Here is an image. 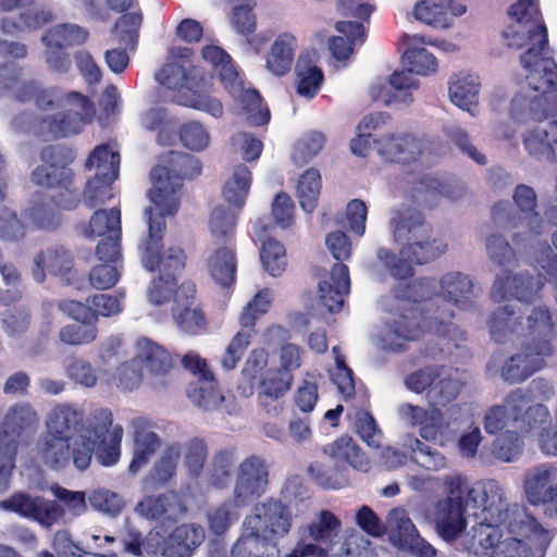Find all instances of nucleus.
I'll list each match as a JSON object with an SVG mask.
<instances>
[{
	"label": "nucleus",
	"mask_w": 557,
	"mask_h": 557,
	"mask_svg": "<svg viewBox=\"0 0 557 557\" xmlns=\"http://www.w3.org/2000/svg\"><path fill=\"white\" fill-rule=\"evenodd\" d=\"M242 209L234 206H216L210 215L209 230L213 242L218 246L235 245L236 221Z\"/></svg>",
	"instance_id": "42"
},
{
	"label": "nucleus",
	"mask_w": 557,
	"mask_h": 557,
	"mask_svg": "<svg viewBox=\"0 0 557 557\" xmlns=\"http://www.w3.org/2000/svg\"><path fill=\"white\" fill-rule=\"evenodd\" d=\"M132 428L133 457L128 466V472L136 474L149 463L152 456L160 448L161 438L143 418L134 419Z\"/></svg>",
	"instance_id": "32"
},
{
	"label": "nucleus",
	"mask_w": 557,
	"mask_h": 557,
	"mask_svg": "<svg viewBox=\"0 0 557 557\" xmlns=\"http://www.w3.org/2000/svg\"><path fill=\"white\" fill-rule=\"evenodd\" d=\"M336 29L345 37H334L330 40V50L337 60H346L352 52V45L364 41L366 29L362 23L342 21Z\"/></svg>",
	"instance_id": "48"
},
{
	"label": "nucleus",
	"mask_w": 557,
	"mask_h": 557,
	"mask_svg": "<svg viewBox=\"0 0 557 557\" xmlns=\"http://www.w3.org/2000/svg\"><path fill=\"white\" fill-rule=\"evenodd\" d=\"M136 359L139 364H145L152 385L158 387L164 384L163 377L171 370L173 361L162 346L148 338H140L136 343Z\"/></svg>",
	"instance_id": "33"
},
{
	"label": "nucleus",
	"mask_w": 557,
	"mask_h": 557,
	"mask_svg": "<svg viewBox=\"0 0 557 557\" xmlns=\"http://www.w3.org/2000/svg\"><path fill=\"white\" fill-rule=\"evenodd\" d=\"M294 381V375L282 372L281 370H269L260 382V401L265 405L267 399H278L289 389Z\"/></svg>",
	"instance_id": "60"
},
{
	"label": "nucleus",
	"mask_w": 557,
	"mask_h": 557,
	"mask_svg": "<svg viewBox=\"0 0 557 557\" xmlns=\"http://www.w3.org/2000/svg\"><path fill=\"white\" fill-rule=\"evenodd\" d=\"M377 153L387 161L411 162L432 152L433 143L407 133H388L373 140Z\"/></svg>",
	"instance_id": "26"
},
{
	"label": "nucleus",
	"mask_w": 557,
	"mask_h": 557,
	"mask_svg": "<svg viewBox=\"0 0 557 557\" xmlns=\"http://www.w3.org/2000/svg\"><path fill=\"white\" fill-rule=\"evenodd\" d=\"M187 394L189 399L203 410H214L224 400L214 379L190 383Z\"/></svg>",
	"instance_id": "55"
},
{
	"label": "nucleus",
	"mask_w": 557,
	"mask_h": 557,
	"mask_svg": "<svg viewBox=\"0 0 557 557\" xmlns=\"http://www.w3.org/2000/svg\"><path fill=\"white\" fill-rule=\"evenodd\" d=\"M480 81L471 73L460 72L451 76L448 94L450 101L458 108L475 114L479 103Z\"/></svg>",
	"instance_id": "40"
},
{
	"label": "nucleus",
	"mask_w": 557,
	"mask_h": 557,
	"mask_svg": "<svg viewBox=\"0 0 557 557\" xmlns=\"http://www.w3.org/2000/svg\"><path fill=\"white\" fill-rule=\"evenodd\" d=\"M24 215L35 228L52 231L55 230L62 221L61 214L52 208L51 201L38 200L28 207Z\"/></svg>",
	"instance_id": "58"
},
{
	"label": "nucleus",
	"mask_w": 557,
	"mask_h": 557,
	"mask_svg": "<svg viewBox=\"0 0 557 557\" xmlns=\"http://www.w3.org/2000/svg\"><path fill=\"white\" fill-rule=\"evenodd\" d=\"M394 243L401 245L400 257L387 248H379L377 260L397 280L412 276L411 263L424 264L445 253L447 244L432 237V228L414 210L395 212L389 222Z\"/></svg>",
	"instance_id": "5"
},
{
	"label": "nucleus",
	"mask_w": 557,
	"mask_h": 557,
	"mask_svg": "<svg viewBox=\"0 0 557 557\" xmlns=\"http://www.w3.org/2000/svg\"><path fill=\"white\" fill-rule=\"evenodd\" d=\"M88 38V32L75 24H60L48 29L41 40L52 41L66 49L83 45Z\"/></svg>",
	"instance_id": "62"
},
{
	"label": "nucleus",
	"mask_w": 557,
	"mask_h": 557,
	"mask_svg": "<svg viewBox=\"0 0 557 557\" xmlns=\"http://www.w3.org/2000/svg\"><path fill=\"white\" fill-rule=\"evenodd\" d=\"M273 301V293L269 288L260 289L243 308L239 323L243 327L253 329L258 319L264 315Z\"/></svg>",
	"instance_id": "64"
},
{
	"label": "nucleus",
	"mask_w": 557,
	"mask_h": 557,
	"mask_svg": "<svg viewBox=\"0 0 557 557\" xmlns=\"http://www.w3.org/2000/svg\"><path fill=\"white\" fill-rule=\"evenodd\" d=\"M437 296L459 309L466 310L475 298L472 278L461 272H448L438 281Z\"/></svg>",
	"instance_id": "36"
},
{
	"label": "nucleus",
	"mask_w": 557,
	"mask_h": 557,
	"mask_svg": "<svg viewBox=\"0 0 557 557\" xmlns=\"http://www.w3.org/2000/svg\"><path fill=\"white\" fill-rule=\"evenodd\" d=\"M73 257L62 247H51L34 258L33 276L36 282L45 281L46 272L64 276L72 270Z\"/></svg>",
	"instance_id": "41"
},
{
	"label": "nucleus",
	"mask_w": 557,
	"mask_h": 557,
	"mask_svg": "<svg viewBox=\"0 0 557 557\" xmlns=\"http://www.w3.org/2000/svg\"><path fill=\"white\" fill-rule=\"evenodd\" d=\"M523 447V437L516 430H507L494 440L491 453L495 459L509 463L519 459Z\"/></svg>",
	"instance_id": "53"
},
{
	"label": "nucleus",
	"mask_w": 557,
	"mask_h": 557,
	"mask_svg": "<svg viewBox=\"0 0 557 557\" xmlns=\"http://www.w3.org/2000/svg\"><path fill=\"white\" fill-rule=\"evenodd\" d=\"M315 51H305L299 54L296 63V91L305 99H312L322 87L324 75L318 66Z\"/></svg>",
	"instance_id": "38"
},
{
	"label": "nucleus",
	"mask_w": 557,
	"mask_h": 557,
	"mask_svg": "<svg viewBox=\"0 0 557 557\" xmlns=\"http://www.w3.org/2000/svg\"><path fill=\"white\" fill-rule=\"evenodd\" d=\"M321 191V175L315 169H308L299 178L297 196L302 210L311 213L318 203Z\"/></svg>",
	"instance_id": "59"
},
{
	"label": "nucleus",
	"mask_w": 557,
	"mask_h": 557,
	"mask_svg": "<svg viewBox=\"0 0 557 557\" xmlns=\"http://www.w3.org/2000/svg\"><path fill=\"white\" fill-rule=\"evenodd\" d=\"M124 430L113 424L108 408L95 409L86 419L75 438L44 434L37 444L36 459L51 470H63L72 462L78 471H85L92 454L103 467H112L121 459Z\"/></svg>",
	"instance_id": "3"
},
{
	"label": "nucleus",
	"mask_w": 557,
	"mask_h": 557,
	"mask_svg": "<svg viewBox=\"0 0 557 557\" xmlns=\"http://www.w3.org/2000/svg\"><path fill=\"white\" fill-rule=\"evenodd\" d=\"M404 385L414 394H425L430 408L404 403L397 408L399 420L418 428L422 440L444 446L446 422L441 408L458 398L466 385L465 374L458 368L431 364L407 374Z\"/></svg>",
	"instance_id": "4"
},
{
	"label": "nucleus",
	"mask_w": 557,
	"mask_h": 557,
	"mask_svg": "<svg viewBox=\"0 0 557 557\" xmlns=\"http://www.w3.org/2000/svg\"><path fill=\"white\" fill-rule=\"evenodd\" d=\"M387 527L391 532V540L399 549L411 543L419 533L416 525L404 508H394L388 512Z\"/></svg>",
	"instance_id": "51"
},
{
	"label": "nucleus",
	"mask_w": 557,
	"mask_h": 557,
	"mask_svg": "<svg viewBox=\"0 0 557 557\" xmlns=\"http://www.w3.org/2000/svg\"><path fill=\"white\" fill-rule=\"evenodd\" d=\"M413 195L417 202L433 207L442 197L450 200L458 199L463 188L457 184L442 183L435 177H424L416 187Z\"/></svg>",
	"instance_id": "45"
},
{
	"label": "nucleus",
	"mask_w": 557,
	"mask_h": 557,
	"mask_svg": "<svg viewBox=\"0 0 557 557\" xmlns=\"http://www.w3.org/2000/svg\"><path fill=\"white\" fill-rule=\"evenodd\" d=\"M201 172L200 161L187 153L171 152L164 163L151 171L152 188L149 197L153 207L152 218L164 221L165 215H173L180 206V190L185 177L191 178Z\"/></svg>",
	"instance_id": "10"
},
{
	"label": "nucleus",
	"mask_w": 557,
	"mask_h": 557,
	"mask_svg": "<svg viewBox=\"0 0 557 557\" xmlns=\"http://www.w3.org/2000/svg\"><path fill=\"white\" fill-rule=\"evenodd\" d=\"M109 251L107 250V258L99 259L101 264L95 265L89 273V282L96 289H109L113 287L120 280L122 272V256L119 249V257L116 260H109Z\"/></svg>",
	"instance_id": "54"
},
{
	"label": "nucleus",
	"mask_w": 557,
	"mask_h": 557,
	"mask_svg": "<svg viewBox=\"0 0 557 557\" xmlns=\"http://www.w3.org/2000/svg\"><path fill=\"white\" fill-rule=\"evenodd\" d=\"M202 58L213 66L214 74L232 98L240 104L242 110L247 114L248 122L256 126L267 124L270 120L269 110L262 108L257 90L244 86L232 58L218 46L205 47Z\"/></svg>",
	"instance_id": "13"
},
{
	"label": "nucleus",
	"mask_w": 557,
	"mask_h": 557,
	"mask_svg": "<svg viewBox=\"0 0 557 557\" xmlns=\"http://www.w3.org/2000/svg\"><path fill=\"white\" fill-rule=\"evenodd\" d=\"M512 200L521 212L518 222H513L511 225L513 228H522L512 235L513 243L520 246L541 236L545 231V222L536 211L537 196L531 186L524 184L516 186Z\"/></svg>",
	"instance_id": "24"
},
{
	"label": "nucleus",
	"mask_w": 557,
	"mask_h": 557,
	"mask_svg": "<svg viewBox=\"0 0 557 557\" xmlns=\"http://www.w3.org/2000/svg\"><path fill=\"white\" fill-rule=\"evenodd\" d=\"M196 286L184 282L174 297L171 306L172 319L180 332L188 335H199L207 332L208 321L202 308L195 301Z\"/></svg>",
	"instance_id": "25"
},
{
	"label": "nucleus",
	"mask_w": 557,
	"mask_h": 557,
	"mask_svg": "<svg viewBox=\"0 0 557 557\" xmlns=\"http://www.w3.org/2000/svg\"><path fill=\"white\" fill-rule=\"evenodd\" d=\"M115 180L116 178H109L107 176H90L83 191L84 206L94 209L113 199L115 191L112 184Z\"/></svg>",
	"instance_id": "52"
},
{
	"label": "nucleus",
	"mask_w": 557,
	"mask_h": 557,
	"mask_svg": "<svg viewBox=\"0 0 557 557\" xmlns=\"http://www.w3.org/2000/svg\"><path fill=\"white\" fill-rule=\"evenodd\" d=\"M251 181L252 176L248 166L244 164L236 165L224 183L222 190L224 201L237 209H243L248 197Z\"/></svg>",
	"instance_id": "47"
},
{
	"label": "nucleus",
	"mask_w": 557,
	"mask_h": 557,
	"mask_svg": "<svg viewBox=\"0 0 557 557\" xmlns=\"http://www.w3.org/2000/svg\"><path fill=\"white\" fill-rule=\"evenodd\" d=\"M120 156L108 145L97 146L86 160L85 168L94 172L92 176L117 178Z\"/></svg>",
	"instance_id": "49"
},
{
	"label": "nucleus",
	"mask_w": 557,
	"mask_h": 557,
	"mask_svg": "<svg viewBox=\"0 0 557 557\" xmlns=\"http://www.w3.org/2000/svg\"><path fill=\"white\" fill-rule=\"evenodd\" d=\"M545 282L541 273L532 275L528 272L512 273L503 270L496 275L491 295L495 301L511 297L521 302H532L540 297Z\"/></svg>",
	"instance_id": "23"
},
{
	"label": "nucleus",
	"mask_w": 557,
	"mask_h": 557,
	"mask_svg": "<svg viewBox=\"0 0 557 557\" xmlns=\"http://www.w3.org/2000/svg\"><path fill=\"white\" fill-rule=\"evenodd\" d=\"M238 508L233 506V499L210 507L207 511L209 529L216 535L225 533L239 519Z\"/></svg>",
	"instance_id": "63"
},
{
	"label": "nucleus",
	"mask_w": 557,
	"mask_h": 557,
	"mask_svg": "<svg viewBox=\"0 0 557 557\" xmlns=\"http://www.w3.org/2000/svg\"><path fill=\"white\" fill-rule=\"evenodd\" d=\"M468 510L476 524L462 539L473 557H545L555 531L542 525L518 504L509 505L500 483L488 479L468 492Z\"/></svg>",
	"instance_id": "1"
},
{
	"label": "nucleus",
	"mask_w": 557,
	"mask_h": 557,
	"mask_svg": "<svg viewBox=\"0 0 557 557\" xmlns=\"http://www.w3.org/2000/svg\"><path fill=\"white\" fill-rule=\"evenodd\" d=\"M510 24L503 32L509 47L547 44V30L534 0H518L508 10Z\"/></svg>",
	"instance_id": "17"
},
{
	"label": "nucleus",
	"mask_w": 557,
	"mask_h": 557,
	"mask_svg": "<svg viewBox=\"0 0 557 557\" xmlns=\"http://www.w3.org/2000/svg\"><path fill=\"white\" fill-rule=\"evenodd\" d=\"M23 69L14 63L0 66V90L25 102L34 100L46 114L38 121L29 113H23L12 121L16 132L32 133L44 139L76 135L95 116L94 103L77 91H62L57 88L44 89L34 81L20 79Z\"/></svg>",
	"instance_id": "2"
},
{
	"label": "nucleus",
	"mask_w": 557,
	"mask_h": 557,
	"mask_svg": "<svg viewBox=\"0 0 557 557\" xmlns=\"http://www.w3.org/2000/svg\"><path fill=\"white\" fill-rule=\"evenodd\" d=\"M234 461L233 453L227 450L216 453L206 473L207 484L215 488H225L231 479Z\"/></svg>",
	"instance_id": "61"
},
{
	"label": "nucleus",
	"mask_w": 557,
	"mask_h": 557,
	"mask_svg": "<svg viewBox=\"0 0 557 557\" xmlns=\"http://www.w3.org/2000/svg\"><path fill=\"white\" fill-rule=\"evenodd\" d=\"M62 149L59 147H47L41 151L44 164L37 166L32 173V181L39 186L59 188L60 191L52 196L55 207L64 210H72L79 202L78 193L72 188V170L59 163Z\"/></svg>",
	"instance_id": "16"
},
{
	"label": "nucleus",
	"mask_w": 557,
	"mask_h": 557,
	"mask_svg": "<svg viewBox=\"0 0 557 557\" xmlns=\"http://www.w3.org/2000/svg\"><path fill=\"white\" fill-rule=\"evenodd\" d=\"M404 447L410 450L416 462L426 470L437 471L446 467V457L417 437L406 438Z\"/></svg>",
	"instance_id": "56"
},
{
	"label": "nucleus",
	"mask_w": 557,
	"mask_h": 557,
	"mask_svg": "<svg viewBox=\"0 0 557 557\" xmlns=\"http://www.w3.org/2000/svg\"><path fill=\"white\" fill-rule=\"evenodd\" d=\"M408 48L403 55L404 65L407 67L406 71H410V74L429 75L434 73L437 67V63L432 53L426 49L419 47L424 40L422 37L413 35L408 36Z\"/></svg>",
	"instance_id": "46"
},
{
	"label": "nucleus",
	"mask_w": 557,
	"mask_h": 557,
	"mask_svg": "<svg viewBox=\"0 0 557 557\" xmlns=\"http://www.w3.org/2000/svg\"><path fill=\"white\" fill-rule=\"evenodd\" d=\"M38 424V413L30 404H15L7 410L0 423V438L18 446L24 437L36 432Z\"/></svg>",
	"instance_id": "29"
},
{
	"label": "nucleus",
	"mask_w": 557,
	"mask_h": 557,
	"mask_svg": "<svg viewBox=\"0 0 557 557\" xmlns=\"http://www.w3.org/2000/svg\"><path fill=\"white\" fill-rule=\"evenodd\" d=\"M298 40L290 32L278 34L265 54V69L275 76L286 75L294 62Z\"/></svg>",
	"instance_id": "39"
},
{
	"label": "nucleus",
	"mask_w": 557,
	"mask_h": 557,
	"mask_svg": "<svg viewBox=\"0 0 557 557\" xmlns=\"http://www.w3.org/2000/svg\"><path fill=\"white\" fill-rule=\"evenodd\" d=\"M323 451L336 465L347 463L355 470L368 472L370 461L360 446L350 436H341L334 442L327 444Z\"/></svg>",
	"instance_id": "43"
},
{
	"label": "nucleus",
	"mask_w": 557,
	"mask_h": 557,
	"mask_svg": "<svg viewBox=\"0 0 557 557\" xmlns=\"http://www.w3.org/2000/svg\"><path fill=\"white\" fill-rule=\"evenodd\" d=\"M451 319V311L410 308L386 322L380 336L381 346L389 351H404L408 343L419 339L424 332H434L442 347L430 356L450 357L454 349L466 341V333L450 322Z\"/></svg>",
	"instance_id": "6"
},
{
	"label": "nucleus",
	"mask_w": 557,
	"mask_h": 557,
	"mask_svg": "<svg viewBox=\"0 0 557 557\" xmlns=\"http://www.w3.org/2000/svg\"><path fill=\"white\" fill-rule=\"evenodd\" d=\"M292 529V512L278 500L268 499L253 506L242 524L231 557H273L277 540Z\"/></svg>",
	"instance_id": "7"
},
{
	"label": "nucleus",
	"mask_w": 557,
	"mask_h": 557,
	"mask_svg": "<svg viewBox=\"0 0 557 557\" xmlns=\"http://www.w3.org/2000/svg\"><path fill=\"white\" fill-rule=\"evenodd\" d=\"M181 455L178 443L166 444L151 468V480L161 484L170 482L176 475Z\"/></svg>",
	"instance_id": "50"
},
{
	"label": "nucleus",
	"mask_w": 557,
	"mask_h": 557,
	"mask_svg": "<svg viewBox=\"0 0 557 557\" xmlns=\"http://www.w3.org/2000/svg\"><path fill=\"white\" fill-rule=\"evenodd\" d=\"M467 12L463 0H441L440 2L421 0L413 8V16L417 21L434 28H448L456 17Z\"/></svg>",
	"instance_id": "30"
},
{
	"label": "nucleus",
	"mask_w": 557,
	"mask_h": 557,
	"mask_svg": "<svg viewBox=\"0 0 557 557\" xmlns=\"http://www.w3.org/2000/svg\"><path fill=\"white\" fill-rule=\"evenodd\" d=\"M205 540V529L195 523L176 527L168 537L149 533L145 544L149 553L162 557H190Z\"/></svg>",
	"instance_id": "19"
},
{
	"label": "nucleus",
	"mask_w": 557,
	"mask_h": 557,
	"mask_svg": "<svg viewBox=\"0 0 557 557\" xmlns=\"http://www.w3.org/2000/svg\"><path fill=\"white\" fill-rule=\"evenodd\" d=\"M145 216L148 222L149 237L140 247L141 261L147 270L160 273L148 287V301L154 307L174 305L175 294L180 289V286H176V273L185 265V253L176 247H170L160 253L165 222L162 219L154 220L151 209L145 210Z\"/></svg>",
	"instance_id": "8"
},
{
	"label": "nucleus",
	"mask_w": 557,
	"mask_h": 557,
	"mask_svg": "<svg viewBox=\"0 0 557 557\" xmlns=\"http://www.w3.org/2000/svg\"><path fill=\"white\" fill-rule=\"evenodd\" d=\"M198 73L187 71L182 63L165 64L157 74L159 84L175 91L173 101L177 104L203 111L213 117H221L223 104L213 96L205 83L196 81Z\"/></svg>",
	"instance_id": "12"
},
{
	"label": "nucleus",
	"mask_w": 557,
	"mask_h": 557,
	"mask_svg": "<svg viewBox=\"0 0 557 557\" xmlns=\"http://www.w3.org/2000/svg\"><path fill=\"white\" fill-rule=\"evenodd\" d=\"M507 406L513 414L515 430L533 443L553 422L548 407L542 403H530L523 388H516L507 395Z\"/></svg>",
	"instance_id": "18"
},
{
	"label": "nucleus",
	"mask_w": 557,
	"mask_h": 557,
	"mask_svg": "<svg viewBox=\"0 0 557 557\" xmlns=\"http://www.w3.org/2000/svg\"><path fill=\"white\" fill-rule=\"evenodd\" d=\"M211 277L222 287L231 286L235 281L236 257L234 247L218 246L207 260Z\"/></svg>",
	"instance_id": "44"
},
{
	"label": "nucleus",
	"mask_w": 557,
	"mask_h": 557,
	"mask_svg": "<svg viewBox=\"0 0 557 557\" xmlns=\"http://www.w3.org/2000/svg\"><path fill=\"white\" fill-rule=\"evenodd\" d=\"M46 433L52 436L75 438L76 432L86 425L84 412L73 404L63 403L54 406L47 414Z\"/></svg>",
	"instance_id": "34"
},
{
	"label": "nucleus",
	"mask_w": 557,
	"mask_h": 557,
	"mask_svg": "<svg viewBox=\"0 0 557 557\" xmlns=\"http://www.w3.org/2000/svg\"><path fill=\"white\" fill-rule=\"evenodd\" d=\"M419 87V81L410 71L400 70L393 72L386 82L374 83L370 88V95L373 100L386 107H409L413 103V92Z\"/></svg>",
	"instance_id": "27"
},
{
	"label": "nucleus",
	"mask_w": 557,
	"mask_h": 557,
	"mask_svg": "<svg viewBox=\"0 0 557 557\" xmlns=\"http://www.w3.org/2000/svg\"><path fill=\"white\" fill-rule=\"evenodd\" d=\"M181 448L187 474L191 478H199L208 457L207 443L202 438L194 437L186 441Z\"/></svg>",
	"instance_id": "57"
},
{
	"label": "nucleus",
	"mask_w": 557,
	"mask_h": 557,
	"mask_svg": "<svg viewBox=\"0 0 557 557\" xmlns=\"http://www.w3.org/2000/svg\"><path fill=\"white\" fill-rule=\"evenodd\" d=\"M522 485L527 500L533 506H540L553 495V490H557V466L543 462L527 469Z\"/></svg>",
	"instance_id": "31"
},
{
	"label": "nucleus",
	"mask_w": 557,
	"mask_h": 557,
	"mask_svg": "<svg viewBox=\"0 0 557 557\" xmlns=\"http://www.w3.org/2000/svg\"><path fill=\"white\" fill-rule=\"evenodd\" d=\"M83 234L86 237H104L97 246L96 255L98 259L107 258L109 251V260H116L119 257L120 240L122 235L121 227V210L117 206L111 209L96 210L88 225L84 228Z\"/></svg>",
	"instance_id": "21"
},
{
	"label": "nucleus",
	"mask_w": 557,
	"mask_h": 557,
	"mask_svg": "<svg viewBox=\"0 0 557 557\" xmlns=\"http://www.w3.org/2000/svg\"><path fill=\"white\" fill-rule=\"evenodd\" d=\"M269 483V470L265 461L251 456L243 460L235 474L233 487V506L246 507L262 496Z\"/></svg>",
	"instance_id": "20"
},
{
	"label": "nucleus",
	"mask_w": 557,
	"mask_h": 557,
	"mask_svg": "<svg viewBox=\"0 0 557 557\" xmlns=\"http://www.w3.org/2000/svg\"><path fill=\"white\" fill-rule=\"evenodd\" d=\"M444 485L448 496L438 500L435 505L434 520L440 536L448 543H456V548L462 549V539L471 534V531L462 534L467 527L465 513L472 516L468 510V492L474 486L466 487V482L460 475L447 476Z\"/></svg>",
	"instance_id": "14"
},
{
	"label": "nucleus",
	"mask_w": 557,
	"mask_h": 557,
	"mask_svg": "<svg viewBox=\"0 0 557 557\" xmlns=\"http://www.w3.org/2000/svg\"><path fill=\"white\" fill-rule=\"evenodd\" d=\"M349 290V271L344 263H335L330 275L319 283L321 302L330 312H337L343 308Z\"/></svg>",
	"instance_id": "35"
},
{
	"label": "nucleus",
	"mask_w": 557,
	"mask_h": 557,
	"mask_svg": "<svg viewBox=\"0 0 557 557\" xmlns=\"http://www.w3.org/2000/svg\"><path fill=\"white\" fill-rule=\"evenodd\" d=\"M547 357H550L547 345L542 343L539 347H532L523 343L518 352L504 361L500 376L509 383H521L542 370Z\"/></svg>",
	"instance_id": "28"
},
{
	"label": "nucleus",
	"mask_w": 557,
	"mask_h": 557,
	"mask_svg": "<svg viewBox=\"0 0 557 557\" xmlns=\"http://www.w3.org/2000/svg\"><path fill=\"white\" fill-rule=\"evenodd\" d=\"M0 510L14 512L47 528L60 522L64 517V509L57 503L24 492H16L1 500Z\"/></svg>",
	"instance_id": "22"
},
{
	"label": "nucleus",
	"mask_w": 557,
	"mask_h": 557,
	"mask_svg": "<svg viewBox=\"0 0 557 557\" xmlns=\"http://www.w3.org/2000/svg\"><path fill=\"white\" fill-rule=\"evenodd\" d=\"M521 64L525 70V79L534 95L519 94L531 101L539 100L540 108H557V64L550 55L548 42L533 44L521 55Z\"/></svg>",
	"instance_id": "15"
},
{
	"label": "nucleus",
	"mask_w": 557,
	"mask_h": 557,
	"mask_svg": "<svg viewBox=\"0 0 557 557\" xmlns=\"http://www.w3.org/2000/svg\"><path fill=\"white\" fill-rule=\"evenodd\" d=\"M136 512L146 519L164 524L181 518L184 507L174 493H166L143 498L136 506Z\"/></svg>",
	"instance_id": "37"
},
{
	"label": "nucleus",
	"mask_w": 557,
	"mask_h": 557,
	"mask_svg": "<svg viewBox=\"0 0 557 557\" xmlns=\"http://www.w3.org/2000/svg\"><path fill=\"white\" fill-rule=\"evenodd\" d=\"M342 521L330 510L319 511L298 528L297 553L315 557H357L352 537L342 542Z\"/></svg>",
	"instance_id": "11"
},
{
	"label": "nucleus",
	"mask_w": 557,
	"mask_h": 557,
	"mask_svg": "<svg viewBox=\"0 0 557 557\" xmlns=\"http://www.w3.org/2000/svg\"><path fill=\"white\" fill-rule=\"evenodd\" d=\"M557 319L550 310L543 305L531 309L525 320L518 314L516 307L506 305L495 310L488 321L491 337L497 343L510 341L513 336H527L524 342L532 347H539L542 343L549 348V356L554 354L553 339Z\"/></svg>",
	"instance_id": "9"
}]
</instances>
